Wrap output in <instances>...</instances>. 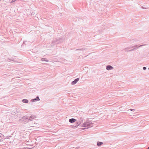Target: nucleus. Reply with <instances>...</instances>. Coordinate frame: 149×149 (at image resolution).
Wrapping results in <instances>:
<instances>
[{"mask_svg": "<svg viewBox=\"0 0 149 149\" xmlns=\"http://www.w3.org/2000/svg\"><path fill=\"white\" fill-rule=\"evenodd\" d=\"M93 125V123H92L87 122L84 123L81 126L86 127V128L88 129L90 127H92Z\"/></svg>", "mask_w": 149, "mask_h": 149, "instance_id": "obj_1", "label": "nucleus"}, {"mask_svg": "<svg viewBox=\"0 0 149 149\" xmlns=\"http://www.w3.org/2000/svg\"><path fill=\"white\" fill-rule=\"evenodd\" d=\"M19 121L23 123L26 124L28 122V117L26 116H23L19 120Z\"/></svg>", "mask_w": 149, "mask_h": 149, "instance_id": "obj_2", "label": "nucleus"}, {"mask_svg": "<svg viewBox=\"0 0 149 149\" xmlns=\"http://www.w3.org/2000/svg\"><path fill=\"white\" fill-rule=\"evenodd\" d=\"M61 39L59 38L58 39H56L55 40L53 41L51 44V46H53L54 45H56L59 43L61 42L62 41H61Z\"/></svg>", "mask_w": 149, "mask_h": 149, "instance_id": "obj_3", "label": "nucleus"}, {"mask_svg": "<svg viewBox=\"0 0 149 149\" xmlns=\"http://www.w3.org/2000/svg\"><path fill=\"white\" fill-rule=\"evenodd\" d=\"M61 39L59 38L58 39H56L55 40L53 41L51 44V46H53L54 45H56L59 43L61 42L62 41H61Z\"/></svg>", "mask_w": 149, "mask_h": 149, "instance_id": "obj_4", "label": "nucleus"}, {"mask_svg": "<svg viewBox=\"0 0 149 149\" xmlns=\"http://www.w3.org/2000/svg\"><path fill=\"white\" fill-rule=\"evenodd\" d=\"M79 79L78 78L75 79L74 81H73L72 82V83H71L72 84V85L75 84L79 81Z\"/></svg>", "mask_w": 149, "mask_h": 149, "instance_id": "obj_5", "label": "nucleus"}, {"mask_svg": "<svg viewBox=\"0 0 149 149\" xmlns=\"http://www.w3.org/2000/svg\"><path fill=\"white\" fill-rule=\"evenodd\" d=\"M106 68L107 70H109L113 69V68L110 65H108L106 66Z\"/></svg>", "mask_w": 149, "mask_h": 149, "instance_id": "obj_6", "label": "nucleus"}, {"mask_svg": "<svg viewBox=\"0 0 149 149\" xmlns=\"http://www.w3.org/2000/svg\"><path fill=\"white\" fill-rule=\"evenodd\" d=\"M36 117L34 115H32L29 117H28V121L29 120H32L35 118Z\"/></svg>", "mask_w": 149, "mask_h": 149, "instance_id": "obj_7", "label": "nucleus"}, {"mask_svg": "<svg viewBox=\"0 0 149 149\" xmlns=\"http://www.w3.org/2000/svg\"><path fill=\"white\" fill-rule=\"evenodd\" d=\"M146 45H140L139 46L138 45H136L134 46L133 47H134V48L135 49V50H136L137 49H138V48L139 47L143 46H145Z\"/></svg>", "mask_w": 149, "mask_h": 149, "instance_id": "obj_8", "label": "nucleus"}, {"mask_svg": "<svg viewBox=\"0 0 149 149\" xmlns=\"http://www.w3.org/2000/svg\"><path fill=\"white\" fill-rule=\"evenodd\" d=\"M84 120L83 118L82 117H80L78 121L76 122L77 123H80L79 125L81 124L82 121Z\"/></svg>", "mask_w": 149, "mask_h": 149, "instance_id": "obj_9", "label": "nucleus"}, {"mask_svg": "<svg viewBox=\"0 0 149 149\" xmlns=\"http://www.w3.org/2000/svg\"><path fill=\"white\" fill-rule=\"evenodd\" d=\"M77 123V122H76V125H72L71 127L73 128H77L79 125V123Z\"/></svg>", "mask_w": 149, "mask_h": 149, "instance_id": "obj_10", "label": "nucleus"}, {"mask_svg": "<svg viewBox=\"0 0 149 149\" xmlns=\"http://www.w3.org/2000/svg\"><path fill=\"white\" fill-rule=\"evenodd\" d=\"M69 121L70 123H72L75 122L76 121V120L74 118H72L69 119Z\"/></svg>", "mask_w": 149, "mask_h": 149, "instance_id": "obj_11", "label": "nucleus"}, {"mask_svg": "<svg viewBox=\"0 0 149 149\" xmlns=\"http://www.w3.org/2000/svg\"><path fill=\"white\" fill-rule=\"evenodd\" d=\"M86 49L84 47V48H81V49H77L76 50V51H83L84 50H85Z\"/></svg>", "mask_w": 149, "mask_h": 149, "instance_id": "obj_12", "label": "nucleus"}, {"mask_svg": "<svg viewBox=\"0 0 149 149\" xmlns=\"http://www.w3.org/2000/svg\"><path fill=\"white\" fill-rule=\"evenodd\" d=\"M103 144V143L101 142L98 141L97 143V145L98 146H100Z\"/></svg>", "mask_w": 149, "mask_h": 149, "instance_id": "obj_13", "label": "nucleus"}, {"mask_svg": "<svg viewBox=\"0 0 149 149\" xmlns=\"http://www.w3.org/2000/svg\"><path fill=\"white\" fill-rule=\"evenodd\" d=\"M22 102L24 103H27L28 102V100L26 99H24L22 100Z\"/></svg>", "mask_w": 149, "mask_h": 149, "instance_id": "obj_14", "label": "nucleus"}, {"mask_svg": "<svg viewBox=\"0 0 149 149\" xmlns=\"http://www.w3.org/2000/svg\"><path fill=\"white\" fill-rule=\"evenodd\" d=\"M41 61L48 62L49 61V60H47L45 58H42L41 59Z\"/></svg>", "mask_w": 149, "mask_h": 149, "instance_id": "obj_15", "label": "nucleus"}, {"mask_svg": "<svg viewBox=\"0 0 149 149\" xmlns=\"http://www.w3.org/2000/svg\"><path fill=\"white\" fill-rule=\"evenodd\" d=\"M37 101L36 100L35 98H34L33 99H32L31 100V102H35Z\"/></svg>", "mask_w": 149, "mask_h": 149, "instance_id": "obj_16", "label": "nucleus"}, {"mask_svg": "<svg viewBox=\"0 0 149 149\" xmlns=\"http://www.w3.org/2000/svg\"><path fill=\"white\" fill-rule=\"evenodd\" d=\"M132 48V47H128L127 48H125V50L126 51H127V49H130L131 48Z\"/></svg>", "mask_w": 149, "mask_h": 149, "instance_id": "obj_17", "label": "nucleus"}, {"mask_svg": "<svg viewBox=\"0 0 149 149\" xmlns=\"http://www.w3.org/2000/svg\"><path fill=\"white\" fill-rule=\"evenodd\" d=\"M35 99H36V100L37 101H39L40 100V99H39V97L38 96H37L36 97V98H35Z\"/></svg>", "mask_w": 149, "mask_h": 149, "instance_id": "obj_18", "label": "nucleus"}, {"mask_svg": "<svg viewBox=\"0 0 149 149\" xmlns=\"http://www.w3.org/2000/svg\"><path fill=\"white\" fill-rule=\"evenodd\" d=\"M35 125L34 126H36V127H39L38 126L39 125L38 124H37L36 123H34Z\"/></svg>", "mask_w": 149, "mask_h": 149, "instance_id": "obj_19", "label": "nucleus"}, {"mask_svg": "<svg viewBox=\"0 0 149 149\" xmlns=\"http://www.w3.org/2000/svg\"><path fill=\"white\" fill-rule=\"evenodd\" d=\"M134 50H135V48H133V49H131V50H129L128 51H127V52H131V51H134Z\"/></svg>", "mask_w": 149, "mask_h": 149, "instance_id": "obj_20", "label": "nucleus"}, {"mask_svg": "<svg viewBox=\"0 0 149 149\" xmlns=\"http://www.w3.org/2000/svg\"><path fill=\"white\" fill-rule=\"evenodd\" d=\"M130 110L132 111H135V109H130Z\"/></svg>", "mask_w": 149, "mask_h": 149, "instance_id": "obj_21", "label": "nucleus"}, {"mask_svg": "<svg viewBox=\"0 0 149 149\" xmlns=\"http://www.w3.org/2000/svg\"><path fill=\"white\" fill-rule=\"evenodd\" d=\"M9 60H11V61H15L14 60V59H13L12 58H8V59Z\"/></svg>", "mask_w": 149, "mask_h": 149, "instance_id": "obj_22", "label": "nucleus"}, {"mask_svg": "<svg viewBox=\"0 0 149 149\" xmlns=\"http://www.w3.org/2000/svg\"><path fill=\"white\" fill-rule=\"evenodd\" d=\"M146 67H143V69L144 70H146Z\"/></svg>", "mask_w": 149, "mask_h": 149, "instance_id": "obj_23", "label": "nucleus"}, {"mask_svg": "<svg viewBox=\"0 0 149 149\" xmlns=\"http://www.w3.org/2000/svg\"><path fill=\"white\" fill-rule=\"evenodd\" d=\"M141 8H145V9H148V8H144L143 7V6H142V7H141Z\"/></svg>", "mask_w": 149, "mask_h": 149, "instance_id": "obj_24", "label": "nucleus"}, {"mask_svg": "<svg viewBox=\"0 0 149 149\" xmlns=\"http://www.w3.org/2000/svg\"><path fill=\"white\" fill-rule=\"evenodd\" d=\"M32 148H28V149H32Z\"/></svg>", "mask_w": 149, "mask_h": 149, "instance_id": "obj_25", "label": "nucleus"}, {"mask_svg": "<svg viewBox=\"0 0 149 149\" xmlns=\"http://www.w3.org/2000/svg\"><path fill=\"white\" fill-rule=\"evenodd\" d=\"M148 149H149V147H148Z\"/></svg>", "mask_w": 149, "mask_h": 149, "instance_id": "obj_26", "label": "nucleus"}, {"mask_svg": "<svg viewBox=\"0 0 149 149\" xmlns=\"http://www.w3.org/2000/svg\"><path fill=\"white\" fill-rule=\"evenodd\" d=\"M148 69L149 70V67L148 68Z\"/></svg>", "mask_w": 149, "mask_h": 149, "instance_id": "obj_27", "label": "nucleus"}, {"mask_svg": "<svg viewBox=\"0 0 149 149\" xmlns=\"http://www.w3.org/2000/svg\"><path fill=\"white\" fill-rule=\"evenodd\" d=\"M0 137H1V136L0 135Z\"/></svg>", "mask_w": 149, "mask_h": 149, "instance_id": "obj_28", "label": "nucleus"}]
</instances>
